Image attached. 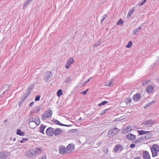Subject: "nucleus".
Returning <instances> with one entry per match:
<instances>
[{
  "label": "nucleus",
  "mask_w": 159,
  "mask_h": 159,
  "mask_svg": "<svg viewBox=\"0 0 159 159\" xmlns=\"http://www.w3.org/2000/svg\"><path fill=\"white\" fill-rule=\"evenodd\" d=\"M81 120H82V118H81V117H80V118L78 120V122H79V121H80Z\"/></svg>",
  "instance_id": "58"
},
{
  "label": "nucleus",
  "mask_w": 159,
  "mask_h": 159,
  "mask_svg": "<svg viewBox=\"0 0 159 159\" xmlns=\"http://www.w3.org/2000/svg\"><path fill=\"white\" fill-rule=\"evenodd\" d=\"M31 1V0H27L24 3L26 4V5H27L29 4L30 2Z\"/></svg>",
  "instance_id": "46"
},
{
  "label": "nucleus",
  "mask_w": 159,
  "mask_h": 159,
  "mask_svg": "<svg viewBox=\"0 0 159 159\" xmlns=\"http://www.w3.org/2000/svg\"><path fill=\"white\" fill-rule=\"evenodd\" d=\"M154 123V121H153L151 120H149L144 122L143 123V125L144 126V128H146L148 127L151 126Z\"/></svg>",
  "instance_id": "6"
},
{
  "label": "nucleus",
  "mask_w": 159,
  "mask_h": 159,
  "mask_svg": "<svg viewBox=\"0 0 159 159\" xmlns=\"http://www.w3.org/2000/svg\"><path fill=\"white\" fill-rule=\"evenodd\" d=\"M101 143H102L101 142V141H100V142H99L97 144H98V146H99L101 144Z\"/></svg>",
  "instance_id": "53"
},
{
  "label": "nucleus",
  "mask_w": 159,
  "mask_h": 159,
  "mask_svg": "<svg viewBox=\"0 0 159 159\" xmlns=\"http://www.w3.org/2000/svg\"><path fill=\"white\" fill-rule=\"evenodd\" d=\"M135 10L134 8H132L130 10H129L128 13L127 15V17H130L131 15L133 13L134 11Z\"/></svg>",
  "instance_id": "22"
},
{
  "label": "nucleus",
  "mask_w": 159,
  "mask_h": 159,
  "mask_svg": "<svg viewBox=\"0 0 159 159\" xmlns=\"http://www.w3.org/2000/svg\"><path fill=\"white\" fill-rule=\"evenodd\" d=\"M150 81L148 80H144L142 83V85L143 86H145L147 84L149 83Z\"/></svg>",
  "instance_id": "33"
},
{
  "label": "nucleus",
  "mask_w": 159,
  "mask_h": 159,
  "mask_svg": "<svg viewBox=\"0 0 159 159\" xmlns=\"http://www.w3.org/2000/svg\"><path fill=\"white\" fill-rule=\"evenodd\" d=\"M59 152L61 154H63L65 153H66V148L63 146H61L59 147Z\"/></svg>",
  "instance_id": "12"
},
{
  "label": "nucleus",
  "mask_w": 159,
  "mask_h": 159,
  "mask_svg": "<svg viewBox=\"0 0 159 159\" xmlns=\"http://www.w3.org/2000/svg\"><path fill=\"white\" fill-rule=\"evenodd\" d=\"M120 130L118 128H116L112 129L109 130L107 135V137L111 138L115 136L118 133Z\"/></svg>",
  "instance_id": "2"
},
{
  "label": "nucleus",
  "mask_w": 159,
  "mask_h": 159,
  "mask_svg": "<svg viewBox=\"0 0 159 159\" xmlns=\"http://www.w3.org/2000/svg\"><path fill=\"white\" fill-rule=\"evenodd\" d=\"M54 122L57 124L59 125H61L62 124L58 120H55L54 121Z\"/></svg>",
  "instance_id": "36"
},
{
  "label": "nucleus",
  "mask_w": 159,
  "mask_h": 159,
  "mask_svg": "<svg viewBox=\"0 0 159 159\" xmlns=\"http://www.w3.org/2000/svg\"><path fill=\"white\" fill-rule=\"evenodd\" d=\"M132 102L131 99V98H127L126 99V103H130Z\"/></svg>",
  "instance_id": "38"
},
{
  "label": "nucleus",
  "mask_w": 159,
  "mask_h": 159,
  "mask_svg": "<svg viewBox=\"0 0 159 159\" xmlns=\"http://www.w3.org/2000/svg\"><path fill=\"white\" fill-rule=\"evenodd\" d=\"M62 94V91L61 89H59L57 92V95L59 97Z\"/></svg>",
  "instance_id": "31"
},
{
  "label": "nucleus",
  "mask_w": 159,
  "mask_h": 159,
  "mask_svg": "<svg viewBox=\"0 0 159 159\" xmlns=\"http://www.w3.org/2000/svg\"><path fill=\"white\" fill-rule=\"evenodd\" d=\"M92 78H89L85 82H84L83 84V85H82V86H84L85 84H86L88 82H89V81L91 79H92Z\"/></svg>",
  "instance_id": "43"
},
{
  "label": "nucleus",
  "mask_w": 159,
  "mask_h": 159,
  "mask_svg": "<svg viewBox=\"0 0 159 159\" xmlns=\"http://www.w3.org/2000/svg\"><path fill=\"white\" fill-rule=\"evenodd\" d=\"M74 149L75 148L74 145L71 144H69L66 148V153H70L72 151L74 150Z\"/></svg>",
  "instance_id": "9"
},
{
  "label": "nucleus",
  "mask_w": 159,
  "mask_h": 159,
  "mask_svg": "<svg viewBox=\"0 0 159 159\" xmlns=\"http://www.w3.org/2000/svg\"><path fill=\"white\" fill-rule=\"evenodd\" d=\"M16 134L18 135H19L20 136H24L25 135V134L24 132H22L21 130L20 129L17 130L16 132Z\"/></svg>",
  "instance_id": "25"
},
{
  "label": "nucleus",
  "mask_w": 159,
  "mask_h": 159,
  "mask_svg": "<svg viewBox=\"0 0 159 159\" xmlns=\"http://www.w3.org/2000/svg\"><path fill=\"white\" fill-rule=\"evenodd\" d=\"M89 90V89H87L86 90V91H83L82 93H81V94H83L84 95H86L87 93V92L88 91V90Z\"/></svg>",
  "instance_id": "45"
},
{
  "label": "nucleus",
  "mask_w": 159,
  "mask_h": 159,
  "mask_svg": "<svg viewBox=\"0 0 159 159\" xmlns=\"http://www.w3.org/2000/svg\"><path fill=\"white\" fill-rule=\"evenodd\" d=\"M69 81H70V80H69V79H68L66 80V82L67 83L69 82Z\"/></svg>",
  "instance_id": "56"
},
{
  "label": "nucleus",
  "mask_w": 159,
  "mask_h": 159,
  "mask_svg": "<svg viewBox=\"0 0 159 159\" xmlns=\"http://www.w3.org/2000/svg\"><path fill=\"white\" fill-rule=\"evenodd\" d=\"M32 121H34V122L36 123V124L37 125H39L41 122L39 117H37L36 118L34 119V120Z\"/></svg>",
  "instance_id": "20"
},
{
  "label": "nucleus",
  "mask_w": 159,
  "mask_h": 159,
  "mask_svg": "<svg viewBox=\"0 0 159 159\" xmlns=\"http://www.w3.org/2000/svg\"><path fill=\"white\" fill-rule=\"evenodd\" d=\"M62 131V130L60 129L57 128L55 129V130L54 131V135L55 136L58 135L61 133Z\"/></svg>",
  "instance_id": "18"
},
{
  "label": "nucleus",
  "mask_w": 159,
  "mask_h": 159,
  "mask_svg": "<svg viewBox=\"0 0 159 159\" xmlns=\"http://www.w3.org/2000/svg\"><path fill=\"white\" fill-rule=\"evenodd\" d=\"M108 110V109H106L105 110H103L102 111L101 113L99 114V115H103L105 113V112H106V111H107Z\"/></svg>",
  "instance_id": "39"
},
{
  "label": "nucleus",
  "mask_w": 159,
  "mask_h": 159,
  "mask_svg": "<svg viewBox=\"0 0 159 159\" xmlns=\"http://www.w3.org/2000/svg\"><path fill=\"white\" fill-rule=\"evenodd\" d=\"M134 159H141L140 157H138L134 158Z\"/></svg>",
  "instance_id": "57"
},
{
  "label": "nucleus",
  "mask_w": 159,
  "mask_h": 159,
  "mask_svg": "<svg viewBox=\"0 0 159 159\" xmlns=\"http://www.w3.org/2000/svg\"><path fill=\"white\" fill-rule=\"evenodd\" d=\"M101 42L99 40H96L95 42V43L93 44V46L94 47H97L100 44Z\"/></svg>",
  "instance_id": "27"
},
{
  "label": "nucleus",
  "mask_w": 159,
  "mask_h": 159,
  "mask_svg": "<svg viewBox=\"0 0 159 159\" xmlns=\"http://www.w3.org/2000/svg\"><path fill=\"white\" fill-rule=\"evenodd\" d=\"M53 74L50 71H47L44 74V80L46 82L48 81V80L51 78Z\"/></svg>",
  "instance_id": "4"
},
{
  "label": "nucleus",
  "mask_w": 159,
  "mask_h": 159,
  "mask_svg": "<svg viewBox=\"0 0 159 159\" xmlns=\"http://www.w3.org/2000/svg\"><path fill=\"white\" fill-rule=\"evenodd\" d=\"M52 112L51 110H48L46 111L42 115V119L45 120L47 118H51L52 116Z\"/></svg>",
  "instance_id": "3"
},
{
  "label": "nucleus",
  "mask_w": 159,
  "mask_h": 159,
  "mask_svg": "<svg viewBox=\"0 0 159 159\" xmlns=\"http://www.w3.org/2000/svg\"><path fill=\"white\" fill-rule=\"evenodd\" d=\"M10 155L9 152L6 151L0 153V158H6Z\"/></svg>",
  "instance_id": "8"
},
{
  "label": "nucleus",
  "mask_w": 159,
  "mask_h": 159,
  "mask_svg": "<svg viewBox=\"0 0 159 159\" xmlns=\"http://www.w3.org/2000/svg\"><path fill=\"white\" fill-rule=\"evenodd\" d=\"M34 84H31L28 89H29V90H32L34 87Z\"/></svg>",
  "instance_id": "42"
},
{
  "label": "nucleus",
  "mask_w": 159,
  "mask_h": 159,
  "mask_svg": "<svg viewBox=\"0 0 159 159\" xmlns=\"http://www.w3.org/2000/svg\"><path fill=\"white\" fill-rule=\"evenodd\" d=\"M27 5H26V4L24 3L23 6V8H24L25 7L27 6Z\"/></svg>",
  "instance_id": "54"
},
{
  "label": "nucleus",
  "mask_w": 159,
  "mask_h": 159,
  "mask_svg": "<svg viewBox=\"0 0 159 159\" xmlns=\"http://www.w3.org/2000/svg\"><path fill=\"white\" fill-rule=\"evenodd\" d=\"M153 89V87L151 85H149L147 87L146 90L148 93H150L152 92Z\"/></svg>",
  "instance_id": "16"
},
{
  "label": "nucleus",
  "mask_w": 159,
  "mask_h": 159,
  "mask_svg": "<svg viewBox=\"0 0 159 159\" xmlns=\"http://www.w3.org/2000/svg\"><path fill=\"white\" fill-rule=\"evenodd\" d=\"M125 129L128 132H129L130 131L132 130V128L130 126H128L126 129Z\"/></svg>",
  "instance_id": "35"
},
{
  "label": "nucleus",
  "mask_w": 159,
  "mask_h": 159,
  "mask_svg": "<svg viewBox=\"0 0 159 159\" xmlns=\"http://www.w3.org/2000/svg\"><path fill=\"white\" fill-rule=\"evenodd\" d=\"M149 133V131H145L143 130H139L138 131V133L140 135H143L147 134Z\"/></svg>",
  "instance_id": "23"
},
{
  "label": "nucleus",
  "mask_w": 159,
  "mask_h": 159,
  "mask_svg": "<svg viewBox=\"0 0 159 159\" xmlns=\"http://www.w3.org/2000/svg\"><path fill=\"white\" fill-rule=\"evenodd\" d=\"M16 139L15 138H14L13 139V141H14L16 140Z\"/></svg>",
  "instance_id": "60"
},
{
  "label": "nucleus",
  "mask_w": 159,
  "mask_h": 159,
  "mask_svg": "<svg viewBox=\"0 0 159 159\" xmlns=\"http://www.w3.org/2000/svg\"><path fill=\"white\" fill-rule=\"evenodd\" d=\"M126 137L127 139L131 140H134L136 138L135 135L130 133L127 135Z\"/></svg>",
  "instance_id": "13"
},
{
  "label": "nucleus",
  "mask_w": 159,
  "mask_h": 159,
  "mask_svg": "<svg viewBox=\"0 0 159 159\" xmlns=\"http://www.w3.org/2000/svg\"><path fill=\"white\" fill-rule=\"evenodd\" d=\"M61 126H66L67 127H69L71 126V125H64L62 124V125H61Z\"/></svg>",
  "instance_id": "51"
},
{
  "label": "nucleus",
  "mask_w": 159,
  "mask_h": 159,
  "mask_svg": "<svg viewBox=\"0 0 159 159\" xmlns=\"http://www.w3.org/2000/svg\"><path fill=\"white\" fill-rule=\"evenodd\" d=\"M30 90H29V89H27L26 91L27 95L26 96L25 98L26 97L28 96L30 94Z\"/></svg>",
  "instance_id": "37"
},
{
  "label": "nucleus",
  "mask_w": 159,
  "mask_h": 159,
  "mask_svg": "<svg viewBox=\"0 0 159 159\" xmlns=\"http://www.w3.org/2000/svg\"><path fill=\"white\" fill-rule=\"evenodd\" d=\"M27 5H26V4L24 3L23 6V8H24L25 7L27 6Z\"/></svg>",
  "instance_id": "55"
},
{
  "label": "nucleus",
  "mask_w": 159,
  "mask_h": 159,
  "mask_svg": "<svg viewBox=\"0 0 159 159\" xmlns=\"http://www.w3.org/2000/svg\"><path fill=\"white\" fill-rule=\"evenodd\" d=\"M141 96L140 94L138 93L134 95L133 97V99L136 102L140 100L141 98Z\"/></svg>",
  "instance_id": "11"
},
{
  "label": "nucleus",
  "mask_w": 159,
  "mask_h": 159,
  "mask_svg": "<svg viewBox=\"0 0 159 159\" xmlns=\"http://www.w3.org/2000/svg\"><path fill=\"white\" fill-rule=\"evenodd\" d=\"M39 159H46V157L45 156H43L42 157L39 158Z\"/></svg>",
  "instance_id": "52"
},
{
  "label": "nucleus",
  "mask_w": 159,
  "mask_h": 159,
  "mask_svg": "<svg viewBox=\"0 0 159 159\" xmlns=\"http://www.w3.org/2000/svg\"><path fill=\"white\" fill-rule=\"evenodd\" d=\"M29 125L30 128L34 129L36 126L37 125L34 121H31L29 123Z\"/></svg>",
  "instance_id": "17"
},
{
  "label": "nucleus",
  "mask_w": 159,
  "mask_h": 159,
  "mask_svg": "<svg viewBox=\"0 0 159 159\" xmlns=\"http://www.w3.org/2000/svg\"><path fill=\"white\" fill-rule=\"evenodd\" d=\"M128 133L127 131L126 130V129H124L122 132V133L123 134H125Z\"/></svg>",
  "instance_id": "48"
},
{
  "label": "nucleus",
  "mask_w": 159,
  "mask_h": 159,
  "mask_svg": "<svg viewBox=\"0 0 159 159\" xmlns=\"http://www.w3.org/2000/svg\"><path fill=\"white\" fill-rule=\"evenodd\" d=\"M143 156L144 159H151V157L148 152L146 151L143 152Z\"/></svg>",
  "instance_id": "14"
},
{
  "label": "nucleus",
  "mask_w": 159,
  "mask_h": 159,
  "mask_svg": "<svg viewBox=\"0 0 159 159\" xmlns=\"http://www.w3.org/2000/svg\"><path fill=\"white\" fill-rule=\"evenodd\" d=\"M154 102V101L150 102V103H149L148 104H146V106L147 107H148L149 106H150L151 105H152V104Z\"/></svg>",
  "instance_id": "47"
},
{
  "label": "nucleus",
  "mask_w": 159,
  "mask_h": 159,
  "mask_svg": "<svg viewBox=\"0 0 159 159\" xmlns=\"http://www.w3.org/2000/svg\"><path fill=\"white\" fill-rule=\"evenodd\" d=\"M40 109H38L37 111H36V113H37L38 111H40Z\"/></svg>",
  "instance_id": "59"
},
{
  "label": "nucleus",
  "mask_w": 159,
  "mask_h": 159,
  "mask_svg": "<svg viewBox=\"0 0 159 159\" xmlns=\"http://www.w3.org/2000/svg\"><path fill=\"white\" fill-rule=\"evenodd\" d=\"M132 42L131 41H130L128 44L126 45V47L127 48H130L132 46Z\"/></svg>",
  "instance_id": "29"
},
{
  "label": "nucleus",
  "mask_w": 159,
  "mask_h": 159,
  "mask_svg": "<svg viewBox=\"0 0 159 159\" xmlns=\"http://www.w3.org/2000/svg\"><path fill=\"white\" fill-rule=\"evenodd\" d=\"M120 148H121V151L123 148L122 147L120 144L116 145L115 146L114 148V151L115 153L117 152Z\"/></svg>",
  "instance_id": "15"
},
{
  "label": "nucleus",
  "mask_w": 159,
  "mask_h": 159,
  "mask_svg": "<svg viewBox=\"0 0 159 159\" xmlns=\"http://www.w3.org/2000/svg\"><path fill=\"white\" fill-rule=\"evenodd\" d=\"M107 17V14L104 15L102 16V19L101 20V23H102L104 20Z\"/></svg>",
  "instance_id": "32"
},
{
  "label": "nucleus",
  "mask_w": 159,
  "mask_h": 159,
  "mask_svg": "<svg viewBox=\"0 0 159 159\" xmlns=\"http://www.w3.org/2000/svg\"><path fill=\"white\" fill-rule=\"evenodd\" d=\"M112 84H113L112 82H108L106 83V85L107 86H110Z\"/></svg>",
  "instance_id": "40"
},
{
  "label": "nucleus",
  "mask_w": 159,
  "mask_h": 159,
  "mask_svg": "<svg viewBox=\"0 0 159 159\" xmlns=\"http://www.w3.org/2000/svg\"><path fill=\"white\" fill-rule=\"evenodd\" d=\"M141 29V27L140 26L137 29L133 31V33L135 34H136L138 33L140 31V30Z\"/></svg>",
  "instance_id": "24"
},
{
  "label": "nucleus",
  "mask_w": 159,
  "mask_h": 159,
  "mask_svg": "<svg viewBox=\"0 0 159 159\" xmlns=\"http://www.w3.org/2000/svg\"><path fill=\"white\" fill-rule=\"evenodd\" d=\"M46 134L50 136H52L54 133V129L52 127H49L46 131Z\"/></svg>",
  "instance_id": "10"
},
{
  "label": "nucleus",
  "mask_w": 159,
  "mask_h": 159,
  "mask_svg": "<svg viewBox=\"0 0 159 159\" xmlns=\"http://www.w3.org/2000/svg\"><path fill=\"white\" fill-rule=\"evenodd\" d=\"M108 103V102L107 101H103L101 103H99L98 106H101L102 105H104L106 103Z\"/></svg>",
  "instance_id": "34"
},
{
  "label": "nucleus",
  "mask_w": 159,
  "mask_h": 159,
  "mask_svg": "<svg viewBox=\"0 0 159 159\" xmlns=\"http://www.w3.org/2000/svg\"><path fill=\"white\" fill-rule=\"evenodd\" d=\"M124 21L121 19L120 20L117 22V24L118 25H122L123 24Z\"/></svg>",
  "instance_id": "30"
},
{
  "label": "nucleus",
  "mask_w": 159,
  "mask_h": 159,
  "mask_svg": "<svg viewBox=\"0 0 159 159\" xmlns=\"http://www.w3.org/2000/svg\"><path fill=\"white\" fill-rule=\"evenodd\" d=\"M75 62V61L73 58L72 57H70L69 59L67 61L65 66V67L66 69H68L70 65L73 64Z\"/></svg>",
  "instance_id": "7"
},
{
  "label": "nucleus",
  "mask_w": 159,
  "mask_h": 159,
  "mask_svg": "<svg viewBox=\"0 0 159 159\" xmlns=\"http://www.w3.org/2000/svg\"><path fill=\"white\" fill-rule=\"evenodd\" d=\"M147 0H142L141 1L136 5V7L138 6H140L143 5L146 2Z\"/></svg>",
  "instance_id": "28"
},
{
  "label": "nucleus",
  "mask_w": 159,
  "mask_h": 159,
  "mask_svg": "<svg viewBox=\"0 0 159 159\" xmlns=\"http://www.w3.org/2000/svg\"><path fill=\"white\" fill-rule=\"evenodd\" d=\"M45 127H46L44 125H41V127L40 128V132H41L43 134H44V129L45 128Z\"/></svg>",
  "instance_id": "26"
},
{
  "label": "nucleus",
  "mask_w": 159,
  "mask_h": 159,
  "mask_svg": "<svg viewBox=\"0 0 159 159\" xmlns=\"http://www.w3.org/2000/svg\"><path fill=\"white\" fill-rule=\"evenodd\" d=\"M9 87V86L8 84H6L0 89V97H2V95L4 94L5 92L8 90Z\"/></svg>",
  "instance_id": "5"
},
{
  "label": "nucleus",
  "mask_w": 159,
  "mask_h": 159,
  "mask_svg": "<svg viewBox=\"0 0 159 159\" xmlns=\"http://www.w3.org/2000/svg\"><path fill=\"white\" fill-rule=\"evenodd\" d=\"M28 155L30 156H35L34 148L28 152Z\"/></svg>",
  "instance_id": "21"
},
{
  "label": "nucleus",
  "mask_w": 159,
  "mask_h": 159,
  "mask_svg": "<svg viewBox=\"0 0 159 159\" xmlns=\"http://www.w3.org/2000/svg\"><path fill=\"white\" fill-rule=\"evenodd\" d=\"M115 121L117 120V119H116L115 120Z\"/></svg>",
  "instance_id": "61"
},
{
  "label": "nucleus",
  "mask_w": 159,
  "mask_h": 159,
  "mask_svg": "<svg viewBox=\"0 0 159 159\" xmlns=\"http://www.w3.org/2000/svg\"><path fill=\"white\" fill-rule=\"evenodd\" d=\"M28 139L25 138L24 139H22V140H21L20 141V142L21 143H24L25 141H27L28 140Z\"/></svg>",
  "instance_id": "41"
},
{
  "label": "nucleus",
  "mask_w": 159,
  "mask_h": 159,
  "mask_svg": "<svg viewBox=\"0 0 159 159\" xmlns=\"http://www.w3.org/2000/svg\"><path fill=\"white\" fill-rule=\"evenodd\" d=\"M135 147V145L134 144H131L130 145V147L131 148H133Z\"/></svg>",
  "instance_id": "49"
},
{
  "label": "nucleus",
  "mask_w": 159,
  "mask_h": 159,
  "mask_svg": "<svg viewBox=\"0 0 159 159\" xmlns=\"http://www.w3.org/2000/svg\"><path fill=\"white\" fill-rule=\"evenodd\" d=\"M151 149L152 157H155L157 154V152L159 151V146L157 145L154 144L151 147Z\"/></svg>",
  "instance_id": "1"
},
{
  "label": "nucleus",
  "mask_w": 159,
  "mask_h": 159,
  "mask_svg": "<svg viewBox=\"0 0 159 159\" xmlns=\"http://www.w3.org/2000/svg\"><path fill=\"white\" fill-rule=\"evenodd\" d=\"M34 104V102H30V103L29 104L30 106H32Z\"/></svg>",
  "instance_id": "50"
},
{
  "label": "nucleus",
  "mask_w": 159,
  "mask_h": 159,
  "mask_svg": "<svg viewBox=\"0 0 159 159\" xmlns=\"http://www.w3.org/2000/svg\"><path fill=\"white\" fill-rule=\"evenodd\" d=\"M40 96V95L37 96L35 98V101H38L39 100Z\"/></svg>",
  "instance_id": "44"
},
{
  "label": "nucleus",
  "mask_w": 159,
  "mask_h": 159,
  "mask_svg": "<svg viewBox=\"0 0 159 159\" xmlns=\"http://www.w3.org/2000/svg\"><path fill=\"white\" fill-rule=\"evenodd\" d=\"M34 150L35 156H36L37 155H38L40 154L42 152L41 150L39 148H34Z\"/></svg>",
  "instance_id": "19"
}]
</instances>
